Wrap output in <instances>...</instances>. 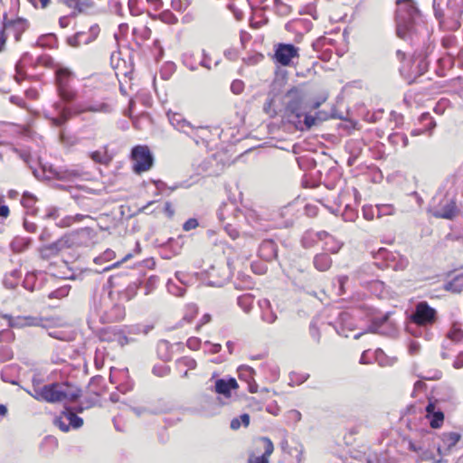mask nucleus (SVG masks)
<instances>
[{
	"mask_svg": "<svg viewBox=\"0 0 463 463\" xmlns=\"http://www.w3.org/2000/svg\"><path fill=\"white\" fill-rule=\"evenodd\" d=\"M249 424H250V415L248 413H243V414L240 415V417L233 418L231 420L230 427L232 430H236L240 429L241 425H243L244 427H247V426H249Z\"/></svg>",
	"mask_w": 463,
	"mask_h": 463,
	"instance_id": "obj_40",
	"label": "nucleus"
},
{
	"mask_svg": "<svg viewBox=\"0 0 463 463\" xmlns=\"http://www.w3.org/2000/svg\"><path fill=\"white\" fill-rule=\"evenodd\" d=\"M443 288L452 293L463 291V274L457 275L451 280L446 282Z\"/></svg>",
	"mask_w": 463,
	"mask_h": 463,
	"instance_id": "obj_32",
	"label": "nucleus"
},
{
	"mask_svg": "<svg viewBox=\"0 0 463 463\" xmlns=\"http://www.w3.org/2000/svg\"><path fill=\"white\" fill-rule=\"evenodd\" d=\"M198 226H199L198 220L195 218H190L184 222V223L183 224V229H184V231L188 232V231L197 228Z\"/></svg>",
	"mask_w": 463,
	"mask_h": 463,
	"instance_id": "obj_64",
	"label": "nucleus"
},
{
	"mask_svg": "<svg viewBox=\"0 0 463 463\" xmlns=\"http://www.w3.org/2000/svg\"><path fill=\"white\" fill-rule=\"evenodd\" d=\"M59 216H60L59 208L51 206L46 209V213L43 218L45 220L55 221L58 219Z\"/></svg>",
	"mask_w": 463,
	"mask_h": 463,
	"instance_id": "obj_59",
	"label": "nucleus"
},
{
	"mask_svg": "<svg viewBox=\"0 0 463 463\" xmlns=\"http://www.w3.org/2000/svg\"><path fill=\"white\" fill-rule=\"evenodd\" d=\"M36 63L45 67H52L54 61L50 55H42L37 58Z\"/></svg>",
	"mask_w": 463,
	"mask_h": 463,
	"instance_id": "obj_62",
	"label": "nucleus"
},
{
	"mask_svg": "<svg viewBox=\"0 0 463 463\" xmlns=\"http://www.w3.org/2000/svg\"><path fill=\"white\" fill-rule=\"evenodd\" d=\"M396 33L402 40L412 44L425 43L430 36L420 12L412 0H396Z\"/></svg>",
	"mask_w": 463,
	"mask_h": 463,
	"instance_id": "obj_1",
	"label": "nucleus"
},
{
	"mask_svg": "<svg viewBox=\"0 0 463 463\" xmlns=\"http://www.w3.org/2000/svg\"><path fill=\"white\" fill-rule=\"evenodd\" d=\"M130 157L133 161V172L138 175L148 171L154 165V156L147 146H135L131 149Z\"/></svg>",
	"mask_w": 463,
	"mask_h": 463,
	"instance_id": "obj_7",
	"label": "nucleus"
},
{
	"mask_svg": "<svg viewBox=\"0 0 463 463\" xmlns=\"http://www.w3.org/2000/svg\"><path fill=\"white\" fill-rule=\"evenodd\" d=\"M158 277L156 275H152L148 277L145 282V294L148 295L150 294L156 287L158 283Z\"/></svg>",
	"mask_w": 463,
	"mask_h": 463,
	"instance_id": "obj_52",
	"label": "nucleus"
},
{
	"mask_svg": "<svg viewBox=\"0 0 463 463\" xmlns=\"http://www.w3.org/2000/svg\"><path fill=\"white\" fill-rule=\"evenodd\" d=\"M317 241V240L315 237V232L313 231L306 232L301 238V244L306 249L312 248Z\"/></svg>",
	"mask_w": 463,
	"mask_h": 463,
	"instance_id": "obj_43",
	"label": "nucleus"
},
{
	"mask_svg": "<svg viewBox=\"0 0 463 463\" xmlns=\"http://www.w3.org/2000/svg\"><path fill=\"white\" fill-rule=\"evenodd\" d=\"M54 108L58 111V116L52 118V121L54 126L61 127L71 118V111L68 107H63L59 102L54 103Z\"/></svg>",
	"mask_w": 463,
	"mask_h": 463,
	"instance_id": "obj_28",
	"label": "nucleus"
},
{
	"mask_svg": "<svg viewBox=\"0 0 463 463\" xmlns=\"http://www.w3.org/2000/svg\"><path fill=\"white\" fill-rule=\"evenodd\" d=\"M27 28V21L23 18H18L14 21L4 23V26L0 30H5L6 36H8V34H13L15 42H19L22 34Z\"/></svg>",
	"mask_w": 463,
	"mask_h": 463,
	"instance_id": "obj_12",
	"label": "nucleus"
},
{
	"mask_svg": "<svg viewBox=\"0 0 463 463\" xmlns=\"http://www.w3.org/2000/svg\"><path fill=\"white\" fill-rule=\"evenodd\" d=\"M413 61L418 62L415 67L417 69V73L413 77L411 74H405L404 66H402L399 69L401 76L402 77L403 80L407 81L409 85L414 83L417 78L423 75L429 69V62L426 57H421L420 55L414 56Z\"/></svg>",
	"mask_w": 463,
	"mask_h": 463,
	"instance_id": "obj_13",
	"label": "nucleus"
},
{
	"mask_svg": "<svg viewBox=\"0 0 463 463\" xmlns=\"http://www.w3.org/2000/svg\"><path fill=\"white\" fill-rule=\"evenodd\" d=\"M372 255L374 261L385 262V259H388V257H393V252L385 248H380L377 251H372Z\"/></svg>",
	"mask_w": 463,
	"mask_h": 463,
	"instance_id": "obj_47",
	"label": "nucleus"
},
{
	"mask_svg": "<svg viewBox=\"0 0 463 463\" xmlns=\"http://www.w3.org/2000/svg\"><path fill=\"white\" fill-rule=\"evenodd\" d=\"M460 439V434L457 432H449L444 435V441L448 447L455 446Z\"/></svg>",
	"mask_w": 463,
	"mask_h": 463,
	"instance_id": "obj_54",
	"label": "nucleus"
},
{
	"mask_svg": "<svg viewBox=\"0 0 463 463\" xmlns=\"http://www.w3.org/2000/svg\"><path fill=\"white\" fill-rule=\"evenodd\" d=\"M244 90V83L241 80H234L231 84V91L233 94H241Z\"/></svg>",
	"mask_w": 463,
	"mask_h": 463,
	"instance_id": "obj_60",
	"label": "nucleus"
},
{
	"mask_svg": "<svg viewBox=\"0 0 463 463\" xmlns=\"http://www.w3.org/2000/svg\"><path fill=\"white\" fill-rule=\"evenodd\" d=\"M73 72L70 69L61 65L55 67V85L57 93L65 103H71L77 98V90L71 84Z\"/></svg>",
	"mask_w": 463,
	"mask_h": 463,
	"instance_id": "obj_6",
	"label": "nucleus"
},
{
	"mask_svg": "<svg viewBox=\"0 0 463 463\" xmlns=\"http://www.w3.org/2000/svg\"><path fill=\"white\" fill-rule=\"evenodd\" d=\"M5 317L8 318L9 326L12 327L33 326L40 324V319L33 317H18L16 319H13L11 316L5 315Z\"/></svg>",
	"mask_w": 463,
	"mask_h": 463,
	"instance_id": "obj_26",
	"label": "nucleus"
},
{
	"mask_svg": "<svg viewBox=\"0 0 463 463\" xmlns=\"http://www.w3.org/2000/svg\"><path fill=\"white\" fill-rule=\"evenodd\" d=\"M388 140L393 146H397L400 142H402L403 147L409 145V138L404 133H392L389 135Z\"/></svg>",
	"mask_w": 463,
	"mask_h": 463,
	"instance_id": "obj_39",
	"label": "nucleus"
},
{
	"mask_svg": "<svg viewBox=\"0 0 463 463\" xmlns=\"http://www.w3.org/2000/svg\"><path fill=\"white\" fill-rule=\"evenodd\" d=\"M191 138L196 146L206 145L207 138L210 135V130L206 127L189 125L186 130L183 133Z\"/></svg>",
	"mask_w": 463,
	"mask_h": 463,
	"instance_id": "obj_14",
	"label": "nucleus"
},
{
	"mask_svg": "<svg viewBox=\"0 0 463 463\" xmlns=\"http://www.w3.org/2000/svg\"><path fill=\"white\" fill-rule=\"evenodd\" d=\"M13 358V351L10 347L3 345L0 346V362L4 363Z\"/></svg>",
	"mask_w": 463,
	"mask_h": 463,
	"instance_id": "obj_57",
	"label": "nucleus"
},
{
	"mask_svg": "<svg viewBox=\"0 0 463 463\" xmlns=\"http://www.w3.org/2000/svg\"><path fill=\"white\" fill-rule=\"evenodd\" d=\"M308 330H309V335H310L311 338L317 344H319L320 343V339H321V333H320V330H319V328L317 326V318L314 317L310 321Z\"/></svg>",
	"mask_w": 463,
	"mask_h": 463,
	"instance_id": "obj_45",
	"label": "nucleus"
},
{
	"mask_svg": "<svg viewBox=\"0 0 463 463\" xmlns=\"http://www.w3.org/2000/svg\"><path fill=\"white\" fill-rule=\"evenodd\" d=\"M238 305L243 309L244 312L248 313L250 311L253 303V298L251 295L240 296L237 299Z\"/></svg>",
	"mask_w": 463,
	"mask_h": 463,
	"instance_id": "obj_44",
	"label": "nucleus"
},
{
	"mask_svg": "<svg viewBox=\"0 0 463 463\" xmlns=\"http://www.w3.org/2000/svg\"><path fill=\"white\" fill-rule=\"evenodd\" d=\"M36 45L42 48H57L58 46V40L54 33H46L41 35L37 42Z\"/></svg>",
	"mask_w": 463,
	"mask_h": 463,
	"instance_id": "obj_31",
	"label": "nucleus"
},
{
	"mask_svg": "<svg viewBox=\"0 0 463 463\" xmlns=\"http://www.w3.org/2000/svg\"><path fill=\"white\" fill-rule=\"evenodd\" d=\"M437 319V310L430 307L428 302L420 301L408 317L406 331L416 337L424 336L425 339L429 340L431 333L428 327L434 325Z\"/></svg>",
	"mask_w": 463,
	"mask_h": 463,
	"instance_id": "obj_3",
	"label": "nucleus"
},
{
	"mask_svg": "<svg viewBox=\"0 0 463 463\" xmlns=\"http://www.w3.org/2000/svg\"><path fill=\"white\" fill-rule=\"evenodd\" d=\"M255 370L249 365H241L238 367V376L241 381H244L248 384V391L250 393L258 392V384L254 380Z\"/></svg>",
	"mask_w": 463,
	"mask_h": 463,
	"instance_id": "obj_17",
	"label": "nucleus"
},
{
	"mask_svg": "<svg viewBox=\"0 0 463 463\" xmlns=\"http://www.w3.org/2000/svg\"><path fill=\"white\" fill-rule=\"evenodd\" d=\"M168 119L170 124L181 133H184L191 124L179 113L168 114Z\"/></svg>",
	"mask_w": 463,
	"mask_h": 463,
	"instance_id": "obj_29",
	"label": "nucleus"
},
{
	"mask_svg": "<svg viewBox=\"0 0 463 463\" xmlns=\"http://www.w3.org/2000/svg\"><path fill=\"white\" fill-rule=\"evenodd\" d=\"M260 307L261 309V320L267 324H274L278 319V316L273 310L270 301L269 299H263L260 301Z\"/></svg>",
	"mask_w": 463,
	"mask_h": 463,
	"instance_id": "obj_24",
	"label": "nucleus"
},
{
	"mask_svg": "<svg viewBox=\"0 0 463 463\" xmlns=\"http://www.w3.org/2000/svg\"><path fill=\"white\" fill-rule=\"evenodd\" d=\"M458 210L456 203L451 200L449 203L443 205L440 209L433 212L432 215L436 218L452 220L456 217Z\"/></svg>",
	"mask_w": 463,
	"mask_h": 463,
	"instance_id": "obj_23",
	"label": "nucleus"
},
{
	"mask_svg": "<svg viewBox=\"0 0 463 463\" xmlns=\"http://www.w3.org/2000/svg\"><path fill=\"white\" fill-rule=\"evenodd\" d=\"M184 243V236L180 235L177 238H169L165 242V246H167L170 248L172 253L174 255H177L180 253L183 245Z\"/></svg>",
	"mask_w": 463,
	"mask_h": 463,
	"instance_id": "obj_35",
	"label": "nucleus"
},
{
	"mask_svg": "<svg viewBox=\"0 0 463 463\" xmlns=\"http://www.w3.org/2000/svg\"><path fill=\"white\" fill-rule=\"evenodd\" d=\"M256 445L258 449H263V453L260 456L250 458L249 463H269V457L274 450V446L270 439L268 437H260L257 439Z\"/></svg>",
	"mask_w": 463,
	"mask_h": 463,
	"instance_id": "obj_11",
	"label": "nucleus"
},
{
	"mask_svg": "<svg viewBox=\"0 0 463 463\" xmlns=\"http://www.w3.org/2000/svg\"><path fill=\"white\" fill-rule=\"evenodd\" d=\"M170 367L164 364L155 365L152 369V373L158 377H164L168 375L170 373Z\"/></svg>",
	"mask_w": 463,
	"mask_h": 463,
	"instance_id": "obj_53",
	"label": "nucleus"
},
{
	"mask_svg": "<svg viewBox=\"0 0 463 463\" xmlns=\"http://www.w3.org/2000/svg\"><path fill=\"white\" fill-rule=\"evenodd\" d=\"M53 422L61 431L67 432L71 428H80L83 425V419L76 414L74 408L66 405L61 415L56 417Z\"/></svg>",
	"mask_w": 463,
	"mask_h": 463,
	"instance_id": "obj_8",
	"label": "nucleus"
},
{
	"mask_svg": "<svg viewBox=\"0 0 463 463\" xmlns=\"http://www.w3.org/2000/svg\"><path fill=\"white\" fill-rule=\"evenodd\" d=\"M43 174L49 172L52 177H55L58 180L62 181H71L74 178H77L80 175V172L76 169H55L52 166H50L48 169L45 165L42 166Z\"/></svg>",
	"mask_w": 463,
	"mask_h": 463,
	"instance_id": "obj_19",
	"label": "nucleus"
},
{
	"mask_svg": "<svg viewBox=\"0 0 463 463\" xmlns=\"http://www.w3.org/2000/svg\"><path fill=\"white\" fill-rule=\"evenodd\" d=\"M375 212L378 218L385 215H392L394 213V207L392 204L376 205Z\"/></svg>",
	"mask_w": 463,
	"mask_h": 463,
	"instance_id": "obj_51",
	"label": "nucleus"
},
{
	"mask_svg": "<svg viewBox=\"0 0 463 463\" xmlns=\"http://www.w3.org/2000/svg\"><path fill=\"white\" fill-rule=\"evenodd\" d=\"M90 158L96 163H99V164H108L109 163L107 155L100 151L91 152Z\"/></svg>",
	"mask_w": 463,
	"mask_h": 463,
	"instance_id": "obj_56",
	"label": "nucleus"
},
{
	"mask_svg": "<svg viewBox=\"0 0 463 463\" xmlns=\"http://www.w3.org/2000/svg\"><path fill=\"white\" fill-rule=\"evenodd\" d=\"M166 288L170 294L176 297H183L186 291L185 286L175 282L172 279L167 280Z\"/></svg>",
	"mask_w": 463,
	"mask_h": 463,
	"instance_id": "obj_37",
	"label": "nucleus"
},
{
	"mask_svg": "<svg viewBox=\"0 0 463 463\" xmlns=\"http://www.w3.org/2000/svg\"><path fill=\"white\" fill-rule=\"evenodd\" d=\"M420 121H424V120H428L429 121V125L428 127L424 129V130H420V129H413L411 132V136H419L420 134H422L423 132L425 131H429L430 133L432 132V130L435 128L436 127V121L433 119V118L430 115V113H423L420 115Z\"/></svg>",
	"mask_w": 463,
	"mask_h": 463,
	"instance_id": "obj_36",
	"label": "nucleus"
},
{
	"mask_svg": "<svg viewBox=\"0 0 463 463\" xmlns=\"http://www.w3.org/2000/svg\"><path fill=\"white\" fill-rule=\"evenodd\" d=\"M442 376V373L439 370H432L427 372L426 374L419 375L420 378L428 381L439 380Z\"/></svg>",
	"mask_w": 463,
	"mask_h": 463,
	"instance_id": "obj_58",
	"label": "nucleus"
},
{
	"mask_svg": "<svg viewBox=\"0 0 463 463\" xmlns=\"http://www.w3.org/2000/svg\"><path fill=\"white\" fill-rule=\"evenodd\" d=\"M139 286L140 283L137 281L129 283L125 289L119 292V298L126 301L131 300L137 295Z\"/></svg>",
	"mask_w": 463,
	"mask_h": 463,
	"instance_id": "obj_33",
	"label": "nucleus"
},
{
	"mask_svg": "<svg viewBox=\"0 0 463 463\" xmlns=\"http://www.w3.org/2000/svg\"><path fill=\"white\" fill-rule=\"evenodd\" d=\"M37 202V198L35 195L29 192H24L21 198V204L27 209L28 211H32V214H36L37 209L34 208V205Z\"/></svg>",
	"mask_w": 463,
	"mask_h": 463,
	"instance_id": "obj_34",
	"label": "nucleus"
},
{
	"mask_svg": "<svg viewBox=\"0 0 463 463\" xmlns=\"http://www.w3.org/2000/svg\"><path fill=\"white\" fill-rule=\"evenodd\" d=\"M343 243L337 241L335 238L328 237V241L325 242V249L332 254L337 253L342 248Z\"/></svg>",
	"mask_w": 463,
	"mask_h": 463,
	"instance_id": "obj_42",
	"label": "nucleus"
},
{
	"mask_svg": "<svg viewBox=\"0 0 463 463\" xmlns=\"http://www.w3.org/2000/svg\"><path fill=\"white\" fill-rule=\"evenodd\" d=\"M442 0H433V12L435 18L439 25L447 31H457L461 26V17L463 14V0H448L446 13L442 9L440 3Z\"/></svg>",
	"mask_w": 463,
	"mask_h": 463,
	"instance_id": "obj_4",
	"label": "nucleus"
},
{
	"mask_svg": "<svg viewBox=\"0 0 463 463\" xmlns=\"http://www.w3.org/2000/svg\"><path fill=\"white\" fill-rule=\"evenodd\" d=\"M285 117L289 123L298 122L303 114L308 112V101L304 94L296 88L286 93Z\"/></svg>",
	"mask_w": 463,
	"mask_h": 463,
	"instance_id": "obj_5",
	"label": "nucleus"
},
{
	"mask_svg": "<svg viewBox=\"0 0 463 463\" xmlns=\"http://www.w3.org/2000/svg\"><path fill=\"white\" fill-rule=\"evenodd\" d=\"M313 265L318 271L324 272L328 270L332 266L331 257L326 253H317L313 259Z\"/></svg>",
	"mask_w": 463,
	"mask_h": 463,
	"instance_id": "obj_27",
	"label": "nucleus"
},
{
	"mask_svg": "<svg viewBox=\"0 0 463 463\" xmlns=\"http://www.w3.org/2000/svg\"><path fill=\"white\" fill-rule=\"evenodd\" d=\"M10 369H11V366H6L2 370L1 379L5 383H8L15 385V384H17V381L14 380L10 377V375H9Z\"/></svg>",
	"mask_w": 463,
	"mask_h": 463,
	"instance_id": "obj_63",
	"label": "nucleus"
},
{
	"mask_svg": "<svg viewBox=\"0 0 463 463\" xmlns=\"http://www.w3.org/2000/svg\"><path fill=\"white\" fill-rule=\"evenodd\" d=\"M98 26L91 27L90 30V34L85 38L86 33L84 32H78L72 36L67 39V43L71 47H79L81 43L88 44L94 41L98 35Z\"/></svg>",
	"mask_w": 463,
	"mask_h": 463,
	"instance_id": "obj_20",
	"label": "nucleus"
},
{
	"mask_svg": "<svg viewBox=\"0 0 463 463\" xmlns=\"http://www.w3.org/2000/svg\"><path fill=\"white\" fill-rule=\"evenodd\" d=\"M446 335L452 343H458L463 339V330L457 324H453Z\"/></svg>",
	"mask_w": 463,
	"mask_h": 463,
	"instance_id": "obj_38",
	"label": "nucleus"
},
{
	"mask_svg": "<svg viewBox=\"0 0 463 463\" xmlns=\"http://www.w3.org/2000/svg\"><path fill=\"white\" fill-rule=\"evenodd\" d=\"M71 290V286L69 284H65L63 286L59 287L55 290H52L49 293L48 298H62L66 296H68L69 292Z\"/></svg>",
	"mask_w": 463,
	"mask_h": 463,
	"instance_id": "obj_46",
	"label": "nucleus"
},
{
	"mask_svg": "<svg viewBox=\"0 0 463 463\" xmlns=\"http://www.w3.org/2000/svg\"><path fill=\"white\" fill-rule=\"evenodd\" d=\"M259 256L266 260L271 261L278 258V245L272 239H265L259 247Z\"/></svg>",
	"mask_w": 463,
	"mask_h": 463,
	"instance_id": "obj_16",
	"label": "nucleus"
},
{
	"mask_svg": "<svg viewBox=\"0 0 463 463\" xmlns=\"http://www.w3.org/2000/svg\"><path fill=\"white\" fill-rule=\"evenodd\" d=\"M236 388H238V383L232 377L228 379L220 378L215 381L214 391L225 397H230L232 390Z\"/></svg>",
	"mask_w": 463,
	"mask_h": 463,
	"instance_id": "obj_22",
	"label": "nucleus"
},
{
	"mask_svg": "<svg viewBox=\"0 0 463 463\" xmlns=\"http://www.w3.org/2000/svg\"><path fill=\"white\" fill-rule=\"evenodd\" d=\"M71 111V117L73 115H80L84 112H89L87 109V104H75L71 108H68Z\"/></svg>",
	"mask_w": 463,
	"mask_h": 463,
	"instance_id": "obj_61",
	"label": "nucleus"
},
{
	"mask_svg": "<svg viewBox=\"0 0 463 463\" xmlns=\"http://www.w3.org/2000/svg\"><path fill=\"white\" fill-rule=\"evenodd\" d=\"M273 3L277 14L280 16H286L291 12V7L283 3L282 0H274Z\"/></svg>",
	"mask_w": 463,
	"mask_h": 463,
	"instance_id": "obj_50",
	"label": "nucleus"
},
{
	"mask_svg": "<svg viewBox=\"0 0 463 463\" xmlns=\"http://www.w3.org/2000/svg\"><path fill=\"white\" fill-rule=\"evenodd\" d=\"M109 106L106 103H96L87 105L89 112H109Z\"/></svg>",
	"mask_w": 463,
	"mask_h": 463,
	"instance_id": "obj_55",
	"label": "nucleus"
},
{
	"mask_svg": "<svg viewBox=\"0 0 463 463\" xmlns=\"http://www.w3.org/2000/svg\"><path fill=\"white\" fill-rule=\"evenodd\" d=\"M68 240L60 238L55 241L43 245L40 249L41 257L44 260H49L59 254L61 250L68 247Z\"/></svg>",
	"mask_w": 463,
	"mask_h": 463,
	"instance_id": "obj_15",
	"label": "nucleus"
},
{
	"mask_svg": "<svg viewBox=\"0 0 463 463\" xmlns=\"http://www.w3.org/2000/svg\"><path fill=\"white\" fill-rule=\"evenodd\" d=\"M64 5L72 9L70 15L76 16L78 14L84 12L92 6L91 0H64Z\"/></svg>",
	"mask_w": 463,
	"mask_h": 463,
	"instance_id": "obj_25",
	"label": "nucleus"
},
{
	"mask_svg": "<svg viewBox=\"0 0 463 463\" xmlns=\"http://www.w3.org/2000/svg\"><path fill=\"white\" fill-rule=\"evenodd\" d=\"M158 18L165 24H175L178 22L177 17L170 11L165 10L158 14Z\"/></svg>",
	"mask_w": 463,
	"mask_h": 463,
	"instance_id": "obj_49",
	"label": "nucleus"
},
{
	"mask_svg": "<svg viewBox=\"0 0 463 463\" xmlns=\"http://www.w3.org/2000/svg\"><path fill=\"white\" fill-rule=\"evenodd\" d=\"M31 395L39 402L49 403L75 402L81 396V389L68 382L52 383L43 386H33Z\"/></svg>",
	"mask_w": 463,
	"mask_h": 463,
	"instance_id": "obj_2",
	"label": "nucleus"
},
{
	"mask_svg": "<svg viewBox=\"0 0 463 463\" xmlns=\"http://www.w3.org/2000/svg\"><path fill=\"white\" fill-rule=\"evenodd\" d=\"M426 417L430 421V425L433 429H439L444 422V413L440 410L436 409V405L430 402L426 406Z\"/></svg>",
	"mask_w": 463,
	"mask_h": 463,
	"instance_id": "obj_21",
	"label": "nucleus"
},
{
	"mask_svg": "<svg viewBox=\"0 0 463 463\" xmlns=\"http://www.w3.org/2000/svg\"><path fill=\"white\" fill-rule=\"evenodd\" d=\"M37 281V273L36 272H27L24 281H23V287L33 292L35 289V284Z\"/></svg>",
	"mask_w": 463,
	"mask_h": 463,
	"instance_id": "obj_41",
	"label": "nucleus"
},
{
	"mask_svg": "<svg viewBox=\"0 0 463 463\" xmlns=\"http://www.w3.org/2000/svg\"><path fill=\"white\" fill-rule=\"evenodd\" d=\"M390 315L391 313L387 312L381 317H373L368 326L367 331L384 335H390L391 332L393 331V328H389L388 330L383 328L384 326H389Z\"/></svg>",
	"mask_w": 463,
	"mask_h": 463,
	"instance_id": "obj_18",
	"label": "nucleus"
},
{
	"mask_svg": "<svg viewBox=\"0 0 463 463\" xmlns=\"http://www.w3.org/2000/svg\"><path fill=\"white\" fill-rule=\"evenodd\" d=\"M296 57H298V48L292 43H279L275 48L274 59L282 66L290 65Z\"/></svg>",
	"mask_w": 463,
	"mask_h": 463,
	"instance_id": "obj_10",
	"label": "nucleus"
},
{
	"mask_svg": "<svg viewBox=\"0 0 463 463\" xmlns=\"http://www.w3.org/2000/svg\"><path fill=\"white\" fill-rule=\"evenodd\" d=\"M317 123L318 121L316 116H312L310 112H306L305 114H303L302 118H299V123L293 122L292 124L298 129L303 131L310 129L313 126H315Z\"/></svg>",
	"mask_w": 463,
	"mask_h": 463,
	"instance_id": "obj_30",
	"label": "nucleus"
},
{
	"mask_svg": "<svg viewBox=\"0 0 463 463\" xmlns=\"http://www.w3.org/2000/svg\"><path fill=\"white\" fill-rule=\"evenodd\" d=\"M376 268L377 265L374 261L372 264H364L357 269L355 276L362 286L373 285L375 288H382L383 286V283L377 279L378 275L375 274Z\"/></svg>",
	"mask_w": 463,
	"mask_h": 463,
	"instance_id": "obj_9",
	"label": "nucleus"
},
{
	"mask_svg": "<svg viewBox=\"0 0 463 463\" xmlns=\"http://www.w3.org/2000/svg\"><path fill=\"white\" fill-rule=\"evenodd\" d=\"M176 365L178 368L186 367L188 370L195 369L197 363L196 361L188 356H184L176 360Z\"/></svg>",
	"mask_w": 463,
	"mask_h": 463,
	"instance_id": "obj_48",
	"label": "nucleus"
}]
</instances>
